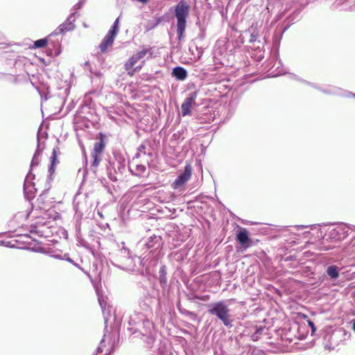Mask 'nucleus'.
<instances>
[{
    "label": "nucleus",
    "instance_id": "15",
    "mask_svg": "<svg viewBox=\"0 0 355 355\" xmlns=\"http://www.w3.org/2000/svg\"><path fill=\"white\" fill-rule=\"evenodd\" d=\"M118 24H119V19H116L115 20L112 28L109 31L107 35H112L113 37H115V36L117 33Z\"/></svg>",
    "mask_w": 355,
    "mask_h": 355
},
{
    "label": "nucleus",
    "instance_id": "17",
    "mask_svg": "<svg viewBox=\"0 0 355 355\" xmlns=\"http://www.w3.org/2000/svg\"><path fill=\"white\" fill-rule=\"evenodd\" d=\"M142 67H143L142 65H139V66H137L135 68H133V67L131 68L130 70V69L127 70L128 75L130 77H132L137 71H139L141 69Z\"/></svg>",
    "mask_w": 355,
    "mask_h": 355
},
{
    "label": "nucleus",
    "instance_id": "1",
    "mask_svg": "<svg viewBox=\"0 0 355 355\" xmlns=\"http://www.w3.org/2000/svg\"><path fill=\"white\" fill-rule=\"evenodd\" d=\"M175 14L177 18V33L178 41L184 37V33L187 26V18L189 14V6L184 1H180L175 8Z\"/></svg>",
    "mask_w": 355,
    "mask_h": 355
},
{
    "label": "nucleus",
    "instance_id": "23",
    "mask_svg": "<svg viewBox=\"0 0 355 355\" xmlns=\"http://www.w3.org/2000/svg\"><path fill=\"white\" fill-rule=\"evenodd\" d=\"M310 324H311V326H313V322H310Z\"/></svg>",
    "mask_w": 355,
    "mask_h": 355
},
{
    "label": "nucleus",
    "instance_id": "4",
    "mask_svg": "<svg viewBox=\"0 0 355 355\" xmlns=\"http://www.w3.org/2000/svg\"><path fill=\"white\" fill-rule=\"evenodd\" d=\"M236 239L245 250L249 248L252 244V241L249 237V232L245 228L241 227L237 231Z\"/></svg>",
    "mask_w": 355,
    "mask_h": 355
},
{
    "label": "nucleus",
    "instance_id": "2",
    "mask_svg": "<svg viewBox=\"0 0 355 355\" xmlns=\"http://www.w3.org/2000/svg\"><path fill=\"white\" fill-rule=\"evenodd\" d=\"M210 309L208 310L209 313L215 315L222 321L225 326H231L230 310L223 301H219L209 305Z\"/></svg>",
    "mask_w": 355,
    "mask_h": 355
},
{
    "label": "nucleus",
    "instance_id": "6",
    "mask_svg": "<svg viewBox=\"0 0 355 355\" xmlns=\"http://www.w3.org/2000/svg\"><path fill=\"white\" fill-rule=\"evenodd\" d=\"M196 93H193L184 100L181 105V110L183 116L189 115L191 114V108L193 105L196 104Z\"/></svg>",
    "mask_w": 355,
    "mask_h": 355
},
{
    "label": "nucleus",
    "instance_id": "13",
    "mask_svg": "<svg viewBox=\"0 0 355 355\" xmlns=\"http://www.w3.org/2000/svg\"><path fill=\"white\" fill-rule=\"evenodd\" d=\"M327 275L331 278H337L339 276L338 268L336 266H330L327 270Z\"/></svg>",
    "mask_w": 355,
    "mask_h": 355
},
{
    "label": "nucleus",
    "instance_id": "9",
    "mask_svg": "<svg viewBox=\"0 0 355 355\" xmlns=\"http://www.w3.org/2000/svg\"><path fill=\"white\" fill-rule=\"evenodd\" d=\"M172 75L179 80H184L187 76V71L181 67H176L173 69Z\"/></svg>",
    "mask_w": 355,
    "mask_h": 355
},
{
    "label": "nucleus",
    "instance_id": "7",
    "mask_svg": "<svg viewBox=\"0 0 355 355\" xmlns=\"http://www.w3.org/2000/svg\"><path fill=\"white\" fill-rule=\"evenodd\" d=\"M114 37L112 35H107L101 43L99 45V49L101 53H104L106 52L108 47L112 46L114 42Z\"/></svg>",
    "mask_w": 355,
    "mask_h": 355
},
{
    "label": "nucleus",
    "instance_id": "3",
    "mask_svg": "<svg viewBox=\"0 0 355 355\" xmlns=\"http://www.w3.org/2000/svg\"><path fill=\"white\" fill-rule=\"evenodd\" d=\"M192 174V167L190 164H187L182 173L178 175L175 181L171 184L173 189H178L182 187L191 178Z\"/></svg>",
    "mask_w": 355,
    "mask_h": 355
},
{
    "label": "nucleus",
    "instance_id": "16",
    "mask_svg": "<svg viewBox=\"0 0 355 355\" xmlns=\"http://www.w3.org/2000/svg\"><path fill=\"white\" fill-rule=\"evenodd\" d=\"M146 171V168L145 166L144 165H137L136 166V168H135V171H136V175L140 176V175H142Z\"/></svg>",
    "mask_w": 355,
    "mask_h": 355
},
{
    "label": "nucleus",
    "instance_id": "19",
    "mask_svg": "<svg viewBox=\"0 0 355 355\" xmlns=\"http://www.w3.org/2000/svg\"><path fill=\"white\" fill-rule=\"evenodd\" d=\"M99 155H96V154H92V157L93 158V165L94 166H98L99 162H100V160L101 159L99 158Z\"/></svg>",
    "mask_w": 355,
    "mask_h": 355
},
{
    "label": "nucleus",
    "instance_id": "20",
    "mask_svg": "<svg viewBox=\"0 0 355 355\" xmlns=\"http://www.w3.org/2000/svg\"><path fill=\"white\" fill-rule=\"evenodd\" d=\"M353 329L355 331V320H354V323H353Z\"/></svg>",
    "mask_w": 355,
    "mask_h": 355
},
{
    "label": "nucleus",
    "instance_id": "14",
    "mask_svg": "<svg viewBox=\"0 0 355 355\" xmlns=\"http://www.w3.org/2000/svg\"><path fill=\"white\" fill-rule=\"evenodd\" d=\"M266 330L265 327H261L257 328L254 333L251 335V338L253 341H257L259 339L260 336L263 334V332Z\"/></svg>",
    "mask_w": 355,
    "mask_h": 355
},
{
    "label": "nucleus",
    "instance_id": "18",
    "mask_svg": "<svg viewBox=\"0 0 355 355\" xmlns=\"http://www.w3.org/2000/svg\"><path fill=\"white\" fill-rule=\"evenodd\" d=\"M49 218H52L54 220L60 218V214L55 210L49 211Z\"/></svg>",
    "mask_w": 355,
    "mask_h": 355
},
{
    "label": "nucleus",
    "instance_id": "21",
    "mask_svg": "<svg viewBox=\"0 0 355 355\" xmlns=\"http://www.w3.org/2000/svg\"><path fill=\"white\" fill-rule=\"evenodd\" d=\"M140 148H141V150H143V149H144V148H145V146H143V145H141V146H140Z\"/></svg>",
    "mask_w": 355,
    "mask_h": 355
},
{
    "label": "nucleus",
    "instance_id": "22",
    "mask_svg": "<svg viewBox=\"0 0 355 355\" xmlns=\"http://www.w3.org/2000/svg\"><path fill=\"white\" fill-rule=\"evenodd\" d=\"M140 148H141V150H143V149H144V148H145V146H143V145H141V146H140Z\"/></svg>",
    "mask_w": 355,
    "mask_h": 355
},
{
    "label": "nucleus",
    "instance_id": "12",
    "mask_svg": "<svg viewBox=\"0 0 355 355\" xmlns=\"http://www.w3.org/2000/svg\"><path fill=\"white\" fill-rule=\"evenodd\" d=\"M50 159H51V166L49 167V172L51 174H53L55 171V165L56 164V159H57V150L55 148H53L52 155H51Z\"/></svg>",
    "mask_w": 355,
    "mask_h": 355
},
{
    "label": "nucleus",
    "instance_id": "10",
    "mask_svg": "<svg viewBox=\"0 0 355 355\" xmlns=\"http://www.w3.org/2000/svg\"><path fill=\"white\" fill-rule=\"evenodd\" d=\"M153 54L151 48L142 47V49L137 52L135 55L137 56L138 60H141L144 58L146 55H150L151 56Z\"/></svg>",
    "mask_w": 355,
    "mask_h": 355
},
{
    "label": "nucleus",
    "instance_id": "11",
    "mask_svg": "<svg viewBox=\"0 0 355 355\" xmlns=\"http://www.w3.org/2000/svg\"><path fill=\"white\" fill-rule=\"evenodd\" d=\"M139 61L138 58H137V56L134 54L132 55L128 60L127 62L125 63L124 64V68L127 71V70H130L131 68H132L134 67V65Z\"/></svg>",
    "mask_w": 355,
    "mask_h": 355
},
{
    "label": "nucleus",
    "instance_id": "8",
    "mask_svg": "<svg viewBox=\"0 0 355 355\" xmlns=\"http://www.w3.org/2000/svg\"><path fill=\"white\" fill-rule=\"evenodd\" d=\"M99 136H100V141L97 142L94 144V150L92 152V154L101 155L105 149V144L104 139H103L104 135L102 133H100Z\"/></svg>",
    "mask_w": 355,
    "mask_h": 355
},
{
    "label": "nucleus",
    "instance_id": "5",
    "mask_svg": "<svg viewBox=\"0 0 355 355\" xmlns=\"http://www.w3.org/2000/svg\"><path fill=\"white\" fill-rule=\"evenodd\" d=\"M64 25H61L59 26V28L56 30L58 32L55 33H52L45 38L37 40L34 42L33 46L32 48L33 49H39V48H43L47 45L49 42H51V37L55 35H58L59 33H63L64 31Z\"/></svg>",
    "mask_w": 355,
    "mask_h": 355
}]
</instances>
